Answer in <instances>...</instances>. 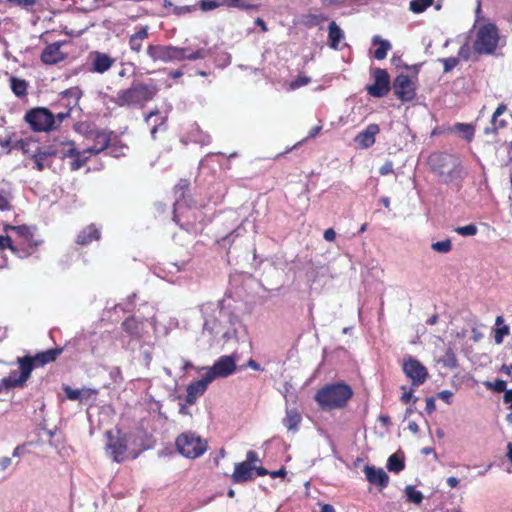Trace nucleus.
<instances>
[{
	"label": "nucleus",
	"mask_w": 512,
	"mask_h": 512,
	"mask_svg": "<svg viewBox=\"0 0 512 512\" xmlns=\"http://www.w3.org/2000/svg\"><path fill=\"white\" fill-rule=\"evenodd\" d=\"M506 109V105L504 104H500L496 108L492 116L491 127H487L485 129L486 134H489L490 132H496L498 129L503 128L507 125V122L505 120H498V118L506 111Z\"/></svg>",
	"instance_id": "2f4dec72"
},
{
	"label": "nucleus",
	"mask_w": 512,
	"mask_h": 512,
	"mask_svg": "<svg viewBox=\"0 0 512 512\" xmlns=\"http://www.w3.org/2000/svg\"><path fill=\"white\" fill-rule=\"evenodd\" d=\"M405 467V463L402 458L397 454H392L387 461V469L394 473H399Z\"/></svg>",
	"instance_id": "58836bf2"
},
{
	"label": "nucleus",
	"mask_w": 512,
	"mask_h": 512,
	"mask_svg": "<svg viewBox=\"0 0 512 512\" xmlns=\"http://www.w3.org/2000/svg\"><path fill=\"white\" fill-rule=\"evenodd\" d=\"M393 172V163L391 161H386L379 169V173L381 175H388Z\"/></svg>",
	"instance_id": "13d9d810"
},
{
	"label": "nucleus",
	"mask_w": 512,
	"mask_h": 512,
	"mask_svg": "<svg viewBox=\"0 0 512 512\" xmlns=\"http://www.w3.org/2000/svg\"><path fill=\"white\" fill-rule=\"evenodd\" d=\"M353 396L350 385L344 382L326 384L315 393L314 400L322 410L344 408Z\"/></svg>",
	"instance_id": "39448f33"
},
{
	"label": "nucleus",
	"mask_w": 512,
	"mask_h": 512,
	"mask_svg": "<svg viewBox=\"0 0 512 512\" xmlns=\"http://www.w3.org/2000/svg\"><path fill=\"white\" fill-rule=\"evenodd\" d=\"M148 325V321L140 322L135 317L127 318L122 324L124 330L132 337H140Z\"/></svg>",
	"instance_id": "a878e982"
},
{
	"label": "nucleus",
	"mask_w": 512,
	"mask_h": 512,
	"mask_svg": "<svg viewBox=\"0 0 512 512\" xmlns=\"http://www.w3.org/2000/svg\"><path fill=\"white\" fill-rule=\"evenodd\" d=\"M70 116V109L65 112H59L54 117L56 118V128L61 124V122Z\"/></svg>",
	"instance_id": "0e129e2a"
},
{
	"label": "nucleus",
	"mask_w": 512,
	"mask_h": 512,
	"mask_svg": "<svg viewBox=\"0 0 512 512\" xmlns=\"http://www.w3.org/2000/svg\"><path fill=\"white\" fill-rule=\"evenodd\" d=\"M499 40L497 27L492 23H488L477 30L473 47L479 54L491 55L496 51Z\"/></svg>",
	"instance_id": "9d476101"
},
{
	"label": "nucleus",
	"mask_w": 512,
	"mask_h": 512,
	"mask_svg": "<svg viewBox=\"0 0 512 512\" xmlns=\"http://www.w3.org/2000/svg\"><path fill=\"white\" fill-rule=\"evenodd\" d=\"M236 370V364L231 356L220 357L212 367L207 369L205 376L208 381H213L216 378H223L231 375Z\"/></svg>",
	"instance_id": "2eb2a0df"
},
{
	"label": "nucleus",
	"mask_w": 512,
	"mask_h": 512,
	"mask_svg": "<svg viewBox=\"0 0 512 512\" xmlns=\"http://www.w3.org/2000/svg\"><path fill=\"white\" fill-rule=\"evenodd\" d=\"M477 227L474 224H469L466 226H459L455 228V232L458 233L461 236L468 237V236H474L477 234Z\"/></svg>",
	"instance_id": "09e8293b"
},
{
	"label": "nucleus",
	"mask_w": 512,
	"mask_h": 512,
	"mask_svg": "<svg viewBox=\"0 0 512 512\" xmlns=\"http://www.w3.org/2000/svg\"><path fill=\"white\" fill-rule=\"evenodd\" d=\"M14 200L13 186L10 182L0 181V212L12 210Z\"/></svg>",
	"instance_id": "5701e85b"
},
{
	"label": "nucleus",
	"mask_w": 512,
	"mask_h": 512,
	"mask_svg": "<svg viewBox=\"0 0 512 512\" xmlns=\"http://www.w3.org/2000/svg\"><path fill=\"white\" fill-rule=\"evenodd\" d=\"M24 119L35 132H47L56 129V118L47 108L31 109L25 114Z\"/></svg>",
	"instance_id": "9b49d317"
},
{
	"label": "nucleus",
	"mask_w": 512,
	"mask_h": 512,
	"mask_svg": "<svg viewBox=\"0 0 512 512\" xmlns=\"http://www.w3.org/2000/svg\"><path fill=\"white\" fill-rule=\"evenodd\" d=\"M506 385H507L506 381L501 380V379H497L494 382H489L488 381V382L485 383V386L487 388H490L493 391L498 392V393L507 391L506 390Z\"/></svg>",
	"instance_id": "8fccbe9b"
},
{
	"label": "nucleus",
	"mask_w": 512,
	"mask_h": 512,
	"mask_svg": "<svg viewBox=\"0 0 512 512\" xmlns=\"http://www.w3.org/2000/svg\"><path fill=\"white\" fill-rule=\"evenodd\" d=\"M380 132V127L378 124L372 123L369 124L364 130L359 132L354 141L358 145V147L362 149H367L375 143V137Z\"/></svg>",
	"instance_id": "aec40b11"
},
{
	"label": "nucleus",
	"mask_w": 512,
	"mask_h": 512,
	"mask_svg": "<svg viewBox=\"0 0 512 512\" xmlns=\"http://www.w3.org/2000/svg\"><path fill=\"white\" fill-rule=\"evenodd\" d=\"M503 400L505 403L510 404L509 408L512 410V390L505 391Z\"/></svg>",
	"instance_id": "774afa93"
},
{
	"label": "nucleus",
	"mask_w": 512,
	"mask_h": 512,
	"mask_svg": "<svg viewBox=\"0 0 512 512\" xmlns=\"http://www.w3.org/2000/svg\"><path fill=\"white\" fill-rule=\"evenodd\" d=\"M147 54L156 61L160 57V48L158 46H149Z\"/></svg>",
	"instance_id": "bf43d9fd"
},
{
	"label": "nucleus",
	"mask_w": 512,
	"mask_h": 512,
	"mask_svg": "<svg viewBox=\"0 0 512 512\" xmlns=\"http://www.w3.org/2000/svg\"><path fill=\"white\" fill-rule=\"evenodd\" d=\"M444 65V72H450L452 69H454L458 65V58L456 57H449V58H443L440 60Z\"/></svg>",
	"instance_id": "864d4df0"
},
{
	"label": "nucleus",
	"mask_w": 512,
	"mask_h": 512,
	"mask_svg": "<svg viewBox=\"0 0 512 512\" xmlns=\"http://www.w3.org/2000/svg\"><path fill=\"white\" fill-rule=\"evenodd\" d=\"M301 421V413L296 408L286 410V416L283 419V423L289 431H297Z\"/></svg>",
	"instance_id": "cd10ccee"
},
{
	"label": "nucleus",
	"mask_w": 512,
	"mask_h": 512,
	"mask_svg": "<svg viewBox=\"0 0 512 512\" xmlns=\"http://www.w3.org/2000/svg\"><path fill=\"white\" fill-rule=\"evenodd\" d=\"M433 4V0H412L409 8L413 13H422Z\"/></svg>",
	"instance_id": "37998d69"
},
{
	"label": "nucleus",
	"mask_w": 512,
	"mask_h": 512,
	"mask_svg": "<svg viewBox=\"0 0 512 512\" xmlns=\"http://www.w3.org/2000/svg\"><path fill=\"white\" fill-rule=\"evenodd\" d=\"M328 44L333 50L340 51L347 47L344 31L332 21L328 26Z\"/></svg>",
	"instance_id": "412c9836"
},
{
	"label": "nucleus",
	"mask_w": 512,
	"mask_h": 512,
	"mask_svg": "<svg viewBox=\"0 0 512 512\" xmlns=\"http://www.w3.org/2000/svg\"><path fill=\"white\" fill-rule=\"evenodd\" d=\"M431 248L436 252L446 254L451 251L452 244L450 240L446 239L432 243Z\"/></svg>",
	"instance_id": "a18cd8bd"
},
{
	"label": "nucleus",
	"mask_w": 512,
	"mask_h": 512,
	"mask_svg": "<svg viewBox=\"0 0 512 512\" xmlns=\"http://www.w3.org/2000/svg\"><path fill=\"white\" fill-rule=\"evenodd\" d=\"M403 371L405 375L411 379L412 386L416 387L423 384L428 377L426 367L421 362L413 358H409L404 362Z\"/></svg>",
	"instance_id": "dca6fc26"
},
{
	"label": "nucleus",
	"mask_w": 512,
	"mask_h": 512,
	"mask_svg": "<svg viewBox=\"0 0 512 512\" xmlns=\"http://www.w3.org/2000/svg\"><path fill=\"white\" fill-rule=\"evenodd\" d=\"M9 3L13 5H17L23 8H28L34 6L37 0H7Z\"/></svg>",
	"instance_id": "4d7b16f0"
},
{
	"label": "nucleus",
	"mask_w": 512,
	"mask_h": 512,
	"mask_svg": "<svg viewBox=\"0 0 512 512\" xmlns=\"http://www.w3.org/2000/svg\"><path fill=\"white\" fill-rule=\"evenodd\" d=\"M188 140L201 145H207L210 143V136L201 131L198 125H192L191 130L188 133Z\"/></svg>",
	"instance_id": "72a5a7b5"
},
{
	"label": "nucleus",
	"mask_w": 512,
	"mask_h": 512,
	"mask_svg": "<svg viewBox=\"0 0 512 512\" xmlns=\"http://www.w3.org/2000/svg\"><path fill=\"white\" fill-rule=\"evenodd\" d=\"M91 156L89 153H85V149L77 151L73 156L75 159L71 162V169L74 171L79 170Z\"/></svg>",
	"instance_id": "ea45409f"
},
{
	"label": "nucleus",
	"mask_w": 512,
	"mask_h": 512,
	"mask_svg": "<svg viewBox=\"0 0 512 512\" xmlns=\"http://www.w3.org/2000/svg\"><path fill=\"white\" fill-rule=\"evenodd\" d=\"M129 44H130V48L135 51V52H139L140 49H141V45H142V42L136 38L135 36H131L130 37V41H129Z\"/></svg>",
	"instance_id": "052dcab7"
},
{
	"label": "nucleus",
	"mask_w": 512,
	"mask_h": 512,
	"mask_svg": "<svg viewBox=\"0 0 512 512\" xmlns=\"http://www.w3.org/2000/svg\"><path fill=\"white\" fill-rule=\"evenodd\" d=\"M374 84L367 88L373 97H383L390 90V78L386 70L377 68L374 70Z\"/></svg>",
	"instance_id": "a211bd4d"
},
{
	"label": "nucleus",
	"mask_w": 512,
	"mask_h": 512,
	"mask_svg": "<svg viewBox=\"0 0 512 512\" xmlns=\"http://www.w3.org/2000/svg\"><path fill=\"white\" fill-rule=\"evenodd\" d=\"M27 82L17 77L10 78V87L17 97H23L27 93Z\"/></svg>",
	"instance_id": "c9c22d12"
},
{
	"label": "nucleus",
	"mask_w": 512,
	"mask_h": 512,
	"mask_svg": "<svg viewBox=\"0 0 512 512\" xmlns=\"http://www.w3.org/2000/svg\"><path fill=\"white\" fill-rule=\"evenodd\" d=\"M58 354H34L17 358L18 370H13L4 377V385L13 388H23L36 367L54 362Z\"/></svg>",
	"instance_id": "20e7f679"
},
{
	"label": "nucleus",
	"mask_w": 512,
	"mask_h": 512,
	"mask_svg": "<svg viewBox=\"0 0 512 512\" xmlns=\"http://www.w3.org/2000/svg\"><path fill=\"white\" fill-rule=\"evenodd\" d=\"M157 92L156 85L134 82L129 88L119 90L111 101L119 107H142Z\"/></svg>",
	"instance_id": "423d86ee"
},
{
	"label": "nucleus",
	"mask_w": 512,
	"mask_h": 512,
	"mask_svg": "<svg viewBox=\"0 0 512 512\" xmlns=\"http://www.w3.org/2000/svg\"><path fill=\"white\" fill-rule=\"evenodd\" d=\"M455 129L462 133L463 137L470 141L474 135V128L470 124L458 123Z\"/></svg>",
	"instance_id": "49530a36"
},
{
	"label": "nucleus",
	"mask_w": 512,
	"mask_h": 512,
	"mask_svg": "<svg viewBox=\"0 0 512 512\" xmlns=\"http://www.w3.org/2000/svg\"><path fill=\"white\" fill-rule=\"evenodd\" d=\"M407 499L415 504H420L423 500V495L420 491L416 490L413 486H407L405 489Z\"/></svg>",
	"instance_id": "c03bdc74"
},
{
	"label": "nucleus",
	"mask_w": 512,
	"mask_h": 512,
	"mask_svg": "<svg viewBox=\"0 0 512 512\" xmlns=\"http://www.w3.org/2000/svg\"><path fill=\"white\" fill-rule=\"evenodd\" d=\"M52 152H54V155L59 154L62 157H73L77 150L73 142H62L56 149L52 150Z\"/></svg>",
	"instance_id": "4c0bfd02"
},
{
	"label": "nucleus",
	"mask_w": 512,
	"mask_h": 512,
	"mask_svg": "<svg viewBox=\"0 0 512 512\" xmlns=\"http://www.w3.org/2000/svg\"><path fill=\"white\" fill-rule=\"evenodd\" d=\"M54 155L52 150L39 151L33 155V160L37 170L42 171L51 166V158Z\"/></svg>",
	"instance_id": "473e14b6"
},
{
	"label": "nucleus",
	"mask_w": 512,
	"mask_h": 512,
	"mask_svg": "<svg viewBox=\"0 0 512 512\" xmlns=\"http://www.w3.org/2000/svg\"><path fill=\"white\" fill-rule=\"evenodd\" d=\"M336 237V233L335 231L332 229V228H329V229H326L325 232H324V239L326 241H333Z\"/></svg>",
	"instance_id": "338daca9"
},
{
	"label": "nucleus",
	"mask_w": 512,
	"mask_h": 512,
	"mask_svg": "<svg viewBox=\"0 0 512 512\" xmlns=\"http://www.w3.org/2000/svg\"><path fill=\"white\" fill-rule=\"evenodd\" d=\"M372 44L378 46L374 52V57L377 60L385 59L388 51L392 48L391 43L388 40L382 39L379 35H375L372 38Z\"/></svg>",
	"instance_id": "c756f323"
},
{
	"label": "nucleus",
	"mask_w": 512,
	"mask_h": 512,
	"mask_svg": "<svg viewBox=\"0 0 512 512\" xmlns=\"http://www.w3.org/2000/svg\"><path fill=\"white\" fill-rule=\"evenodd\" d=\"M80 90L78 88H70L61 93V100H66L67 106H74L80 98Z\"/></svg>",
	"instance_id": "e433bc0d"
},
{
	"label": "nucleus",
	"mask_w": 512,
	"mask_h": 512,
	"mask_svg": "<svg viewBox=\"0 0 512 512\" xmlns=\"http://www.w3.org/2000/svg\"><path fill=\"white\" fill-rule=\"evenodd\" d=\"M91 156L89 153H85V149L77 151L73 156L75 159L71 162V169L74 171L79 170Z\"/></svg>",
	"instance_id": "a19ab883"
},
{
	"label": "nucleus",
	"mask_w": 512,
	"mask_h": 512,
	"mask_svg": "<svg viewBox=\"0 0 512 512\" xmlns=\"http://www.w3.org/2000/svg\"><path fill=\"white\" fill-rule=\"evenodd\" d=\"M425 409L428 414H432L435 411L436 406H435V401L433 398L426 399V408Z\"/></svg>",
	"instance_id": "69168bd1"
},
{
	"label": "nucleus",
	"mask_w": 512,
	"mask_h": 512,
	"mask_svg": "<svg viewBox=\"0 0 512 512\" xmlns=\"http://www.w3.org/2000/svg\"><path fill=\"white\" fill-rule=\"evenodd\" d=\"M269 471L262 466H251L244 461L235 463L231 479L234 483L241 484L252 481L256 476H266Z\"/></svg>",
	"instance_id": "4468645a"
},
{
	"label": "nucleus",
	"mask_w": 512,
	"mask_h": 512,
	"mask_svg": "<svg viewBox=\"0 0 512 512\" xmlns=\"http://www.w3.org/2000/svg\"><path fill=\"white\" fill-rule=\"evenodd\" d=\"M200 312L203 329L197 339L199 348L215 350H237L236 343L245 337V328L232 310L228 300L218 303H205Z\"/></svg>",
	"instance_id": "f257e3e1"
},
{
	"label": "nucleus",
	"mask_w": 512,
	"mask_h": 512,
	"mask_svg": "<svg viewBox=\"0 0 512 512\" xmlns=\"http://www.w3.org/2000/svg\"><path fill=\"white\" fill-rule=\"evenodd\" d=\"M322 130V125L319 124V125H316L314 126L313 128L310 129L309 133H308V136L306 138H304L303 140H301L300 142H298L297 144H295L293 147H291L290 149L287 150L288 151H291L297 147H299L300 145H302L307 139H310V138H314L316 137L320 131Z\"/></svg>",
	"instance_id": "603ef678"
},
{
	"label": "nucleus",
	"mask_w": 512,
	"mask_h": 512,
	"mask_svg": "<svg viewBox=\"0 0 512 512\" xmlns=\"http://www.w3.org/2000/svg\"><path fill=\"white\" fill-rule=\"evenodd\" d=\"M244 462L249 463V465L251 466H256V463H260L261 461L259 459L257 452H255L254 450H249L246 453V460Z\"/></svg>",
	"instance_id": "6e6d98bb"
},
{
	"label": "nucleus",
	"mask_w": 512,
	"mask_h": 512,
	"mask_svg": "<svg viewBox=\"0 0 512 512\" xmlns=\"http://www.w3.org/2000/svg\"><path fill=\"white\" fill-rule=\"evenodd\" d=\"M113 63L114 60L107 54L95 52L92 61L93 71L104 73L111 68Z\"/></svg>",
	"instance_id": "bb28decb"
},
{
	"label": "nucleus",
	"mask_w": 512,
	"mask_h": 512,
	"mask_svg": "<svg viewBox=\"0 0 512 512\" xmlns=\"http://www.w3.org/2000/svg\"><path fill=\"white\" fill-rule=\"evenodd\" d=\"M311 82V78L305 75L298 76L295 80L289 84V90H297L303 86L308 85Z\"/></svg>",
	"instance_id": "de8ad7c7"
},
{
	"label": "nucleus",
	"mask_w": 512,
	"mask_h": 512,
	"mask_svg": "<svg viewBox=\"0 0 512 512\" xmlns=\"http://www.w3.org/2000/svg\"><path fill=\"white\" fill-rule=\"evenodd\" d=\"M106 448L109 451L113 461L120 463L126 459L127 436L120 429L109 430L106 432Z\"/></svg>",
	"instance_id": "f8f14e48"
},
{
	"label": "nucleus",
	"mask_w": 512,
	"mask_h": 512,
	"mask_svg": "<svg viewBox=\"0 0 512 512\" xmlns=\"http://www.w3.org/2000/svg\"><path fill=\"white\" fill-rule=\"evenodd\" d=\"M510 327L505 324L503 316L499 315L495 319V327L493 329L494 340L497 344H501L504 337L509 335Z\"/></svg>",
	"instance_id": "7c9ffc66"
},
{
	"label": "nucleus",
	"mask_w": 512,
	"mask_h": 512,
	"mask_svg": "<svg viewBox=\"0 0 512 512\" xmlns=\"http://www.w3.org/2000/svg\"><path fill=\"white\" fill-rule=\"evenodd\" d=\"M363 471L369 483L376 485L381 489L387 487L389 483V476L382 468L366 465Z\"/></svg>",
	"instance_id": "4be33fe9"
},
{
	"label": "nucleus",
	"mask_w": 512,
	"mask_h": 512,
	"mask_svg": "<svg viewBox=\"0 0 512 512\" xmlns=\"http://www.w3.org/2000/svg\"><path fill=\"white\" fill-rule=\"evenodd\" d=\"M428 165L443 183H452L462 179V167L459 159L449 153L435 152L428 158Z\"/></svg>",
	"instance_id": "0eeeda50"
},
{
	"label": "nucleus",
	"mask_w": 512,
	"mask_h": 512,
	"mask_svg": "<svg viewBox=\"0 0 512 512\" xmlns=\"http://www.w3.org/2000/svg\"><path fill=\"white\" fill-rule=\"evenodd\" d=\"M453 393L449 390H443L438 393V397L447 404H451Z\"/></svg>",
	"instance_id": "e2e57ef3"
},
{
	"label": "nucleus",
	"mask_w": 512,
	"mask_h": 512,
	"mask_svg": "<svg viewBox=\"0 0 512 512\" xmlns=\"http://www.w3.org/2000/svg\"><path fill=\"white\" fill-rule=\"evenodd\" d=\"M393 89L402 101H410L415 97V84L407 74H400L395 78Z\"/></svg>",
	"instance_id": "f3484780"
},
{
	"label": "nucleus",
	"mask_w": 512,
	"mask_h": 512,
	"mask_svg": "<svg viewBox=\"0 0 512 512\" xmlns=\"http://www.w3.org/2000/svg\"><path fill=\"white\" fill-rule=\"evenodd\" d=\"M210 383L211 381L207 380L205 374L202 379L191 382L186 389L185 403L189 405L195 404L197 399L205 393Z\"/></svg>",
	"instance_id": "6ab92c4d"
},
{
	"label": "nucleus",
	"mask_w": 512,
	"mask_h": 512,
	"mask_svg": "<svg viewBox=\"0 0 512 512\" xmlns=\"http://www.w3.org/2000/svg\"><path fill=\"white\" fill-rule=\"evenodd\" d=\"M189 181L181 179L174 188L176 197L174 203V221L188 232H197L202 229V212L192 205V199L186 195Z\"/></svg>",
	"instance_id": "f03ea898"
},
{
	"label": "nucleus",
	"mask_w": 512,
	"mask_h": 512,
	"mask_svg": "<svg viewBox=\"0 0 512 512\" xmlns=\"http://www.w3.org/2000/svg\"><path fill=\"white\" fill-rule=\"evenodd\" d=\"M63 391L65 392L66 397L69 400L76 401V400H80L82 398V392L80 390L72 389L68 385L63 386Z\"/></svg>",
	"instance_id": "3c124183"
},
{
	"label": "nucleus",
	"mask_w": 512,
	"mask_h": 512,
	"mask_svg": "<svg viewBox=\"0 0 512 512\" xmlns=\"http://www.w3.org/2000/svg\"><path fill=\"white\" fill-rule=\"evenodd\" d=\"M100 238V231L94 225H89L85 229H83L79 235L77 236V243L80 245H88L93 240H98Z\"/></svg>",
	"instance_id": "c85d7f7f"
},
{
	"label": "nucleus",
	"mask_w": 512,
	"mask_h": 512,
	"mask_svg": "<svg viewBox=\"0 0 512 512\" xmlns=\"http://www.w3.org/2000/svg\"><path fill=\"white\" fill-rule=\"evenodd\" d=\"M91 156L89 153H85V149L77 151L73 156L75 159L71 162V169L74 171L79 170Z\"/></svg>",
	"instance_id": "79ce46f5"
},
{
	"label": "nucleus",
	"mask_w": 512,
	"mask_h": 512,
	"mask_svg": "<svg viewBox=\"0 0 512 512\" xmlns=\"http://www.w3.org/2000/svg\"><path fill=\"white\" fill-rule=\"evenodd\" d=\"M33 229L22 225V226H6L5 231L7 232V235H12L14 238V242L21 240L22 238L28 239L27 237H30V232Z\"/></svg>",
	"instance_id": "f704fd0d"
},
{
	"label": "nucleus",
	"mask_w": 512,
	"mask_h": 512,
	"mask_svg": "<svg viewBox=\"0 0 512 512\" xmlns=\"http://www.w3.org/2000/svg\"><path fill=\"white\" fill-rule=\"evenodd\" d=\"M209 51L205 48L192 50L191 48H177L172 46L162 47V61L173 60H198L204 59L208 56Z\"/></svg>",
	"instance_id": "ddd939ff"
},
{
	"label": "nucleus",
	"mask_w": 512,
	"mask_h": 512,
	"mask_svg": "<svg viewBox=\"0 0 512 512\" xmlns=\"http://www.w3.org/2000/svg\"><path fill=\"white\" fill-rule=\"evenodd\" d=\"M27 238L14 242L12 235H0V250L3 252L5 249H9L17 257L26 258L32 255L42 243L41 240L34 238V230L30 232V237Z\"/></svg>",
	"instance_id": "6e6552de"
},
{
	"label": "nucleus",
	"mask_w": 512,
	"mask_h": 512,
	"mask_svg": "<svg viewBox=\"0 0 512 512\" xmlns=\"http://www.w3.org/2000/svg\"><path fill=\"white\" fill-rule=\"evenodd\" d=\"M485 325L474 315H469L463 320V325L451 333L448 352L454 350L469 351L475 344L484 339Z\"/></svg>",
	"instance_id": "7ed1b4c3"
},
{
	"label": "nucleus",
	"mask_w": 512,
	"mask_h": 512,
	"mask_svg": "<svg viewBox=\"0 0 512 512\" xmlns=\"http://www.w3.org/2000/svg\"><path fill=\"white\" fill-rule=\"evenodd\" d=\"M64 56L60 51L59 44L48 45L41 54V60L45 64H56L63 60Z\"/></svg>",
	"instance_id": "393cba45"
},
{
	"label": "nucleus",
	"mask_w": 512,
	"mask_h": 512,
	"mask_svg": "<svg viewBox=\"0 0 512 512\" xmlns=\"http://www.w3.org/2000/svg\"><path fill=\"white\" fill-rule=\"evenodd\" d=\"M221 5L220 0H202L200 7L203 11H211Z\"/></svg>",
	"instance_id": "5fc2aeb1"
},
{
	"label": "nucleus",
	"mask_w": 512,
	"mask_h": 512,
	"mask_svg": "<svg viewBox=\"0 0 512 512\" xmlns=\"http://www.w3.org/2000/svg\"><path fill=\"white\" fill-rule=\"evenodd\" d=\"M267 475H270V477L273 479L285 478L287 475V471H286L285 467H281L279 470L269 471V473Z\"/></svg>",
	"instance_id": "680f3d73"
},
{
	"label": "nucleus",
	"mask_w": 512,
	"mask_h": 512,
	"mask_svg": "<svg viewBox=\"0 0 512 512\" xmlns=\"http://www.w3.org/2000/svg\"><path fill=\"white\" fill-rule=\"evenodd\" d=\"M110 141L109 136L103 131H97L94 134V143L93 145L87 147L85 149V153H89V155H95L102 152L108 146Z\"/></svg>",
	"instance_id": "b1692460"
},
{
	"label": "nucleus",
	"mask_w": 512,
	"mask_h": 512,
	"mask_svg": "<svg viewBox=\"0 0 512 512\" xmlns=\"http://www.w3.org/2000/svg\"><path fill=\"white\" fill-rule=\"evenodd\" d=\"M177 451L184 457L195 459L203 455L207 450V441L192 432L180 434L175 441Z\"/></svg>",
	"instance_id": "1a4fd4ad"
}]
</instances>
